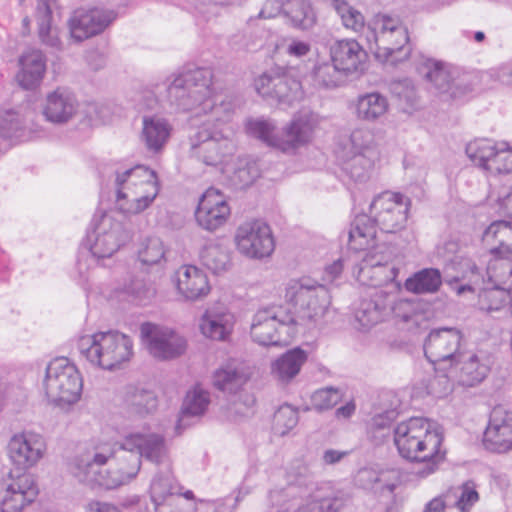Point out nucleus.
Masks as SVG:
<instances>
[{
	"label": "nucleus",
	"mask_w": 512,
	"mask_h": 512,
	"mask_svg": "<svg viewBox=\"0 0 512 512\" xmlns=\"http://www.w3.org/2000/svg\"><path fill=\"white\" fill-rule=\"evenodd\" d=\"M171 105L196 116L211 113L189 137L190 154L206 166L219 167L235 153L233 131L227 124L233 109L212 87V72L206 68L185 71L173 78L167 88Z\"/></svg>",
	"instance_id": "obj_1"
},
{
	"label": "nucleus",
	"mask_w": 512,
	"mask_h": 512,
	"mask_svg": "<svg viewBox=\"0 0 512 512\" xmlns=\"http://www.w3.org/2000/svg\"><path fill=\"white\" fill-rule=\"evenodd\" d=\"M443 439L441 427L423 417H411L394 428V443L400 456L426 463L425 469L418 471L422 477L435 472L444 459L445 451L441 450Z\"/></svg>",
	"instance_id": "obj_2"
},
{
	"label": "nucleus",
	"mask_w": 512,
	"mask_h": 512,
	"mask_svg": "<svg viewBox=\"0 0 512 512\" xmlns=\"http://www.w3.org/2000/svg\"><path fill=\"white\" fill-rule=\"evenodd\" d=\"M118 451L117 442L98 445L76 455L69 462V472L79 482L92 488H118L134 479L141 468L139 457L134 455L127 464L120 463L117 468L103 469L107 461Z\"/></svg>",
	"instance_id": "obj_3"
},
{
	"label": "nucleus",
	"mask_w": 512,
	"mask_h": 512,
	"mask_svg": "<svg viewBox=\"0 0 512 512\" xmlns=\"http://www.w3.org/2000/svg\"><path fill=\"white\" fill-rule=\"evenodd\" d=\"M319 123L317 114L301 110L277 132L275 123L264 118L247 120L245 128L249 135L262 140L268 146L283 153L294 154L312 142Z\"/></svg>",
	"instance_id": "obj_4"
},
{
	"label": "nucleus",
	"mask_w": 512,
	"mask_h": 512,
	"mask_svg": "<svg viewBox=\"0 0 512 512\" xmlns=\"http://www.w3.org/2000/svg\"><path fill=\"white\" fill-rule=\"evenodd\" d=\"M133 340L117 330L98 331L78 341L80 354L94 367L112 371L128 363L133 355Z\"/></svg>",
	"instance_id": "obj_5"
},
{
	"label": "nucleus",
	"mask_w": 512,
	"mask_h": 512,
	"mask_svg": "<svg viewBox=\"0 0 512 512\" xmlns=\"http://www.w3.org/2000/svg\"><path fill=\"white\" fill-rule=\"evenodd\" d=\"M369 49L383 62L397 64L411 52L407 28L398 17L379 13L368 23Z\"/></svg>",
	"instance_id": "obj_6"
},
{
	"label": "nucleus",
	"mask_w": 512,
	"mask_h": 512,
	"mask_svg": "<svg viewBox=\"0 0 512 512\" xmlns=\"http://www.w3.org/2000/svg\"><path fill=\"white\" fill-rule=\"evenodd\" d=\"M116 204L124 214H138L154 201L159 192L155 171L137 165L117 171L115 178Z\"/></svg>",
	"instance_id": "obj_7"
},
{
	"label": "nucleus",
	"mask_w": 512,
	"mask_h": 512,
	"mask_svg": "<svg viewBox=\"0 0 512 512\" xmlns=\"http://www.w3.org/2000/svg\"><path fill=\"white\" fill-rule=\"evenodd\" d=\"M285 300L295 319L294 325H316L328 311L330 294L324 285L311 284L307 279H292L285 286Z\"/></svg>",
	"instance_id": "obj_8"
},
{
	"label": "nucleus",
	"mask_w": 512,
	"mask_h": 512,
	"mask_svg": "<svg viewBox=\"0 0 512 512\" xmlns=\"http://www.w3.org/2000/svg\"><path fill=\"white\" fill-rule=\"evenodd\" d=\"M43 387L50 402L71 405L81 397L83 380L74 363L68 358L59 357L46 367Z\"/></svg>",
	"instance_id": "obj_9"
},
{
	"label": "nucleus",
	"mask_w": 512,
	"mask_h": 512,
	"mask_svg": "<svg viewBox=\"0 0 512 512\" xmlns=\"http://www.w3.org/2000/svg\"><path fill=\"white\" fill-rule=\"evenodd\" d=\"M486 274L487 286L478 293V308L492 313L512 305V255L495 256L488 263Z\"/></svg>",
	"instance_id": "obj_10"
},
{
	"label": "nucleus",
	"mask_w": 512,
	"mask_h": 512,
	"mask_svg": "<svg viewBox=\"0 0 512 512\" xmlns=\"http://www.w3.org/2000/svg\"><path fill=\"white\" fill-rule=\"evenodd\" d=\"M295 319L282 306L260 309L253 317L251 337L263 346H282L290 342L295 334Z\"/></svg>",
	"instance_id": "obj_11"
},
{
	"label": "nucleus",
	"mask_w": 512,
	"mask_h": 512,
	"mask_svg": "<svg viewBox=\"0 0 512 512\" xmlns=\"http://www.w3.org/2000/svg\"><path fill=\"white\" fill-rule=\"evenodd\" d=\"M132 238L127 226H91L83 240L87 249L79 253V268L100 259L111 257L121 246Z\"/></svg>",
	"instance_id": "obj_12"
},
{
	"label": "nucleus",
	"mask_w": 512,
	"mask_h": 512,
	"mask_svg": "<svg viewBox=\"0 0 512 512\" xmlns=\"http://www.w3.org/2000/svg\"><path fill=\"white\" fill-rule=\"evenodd\" d=\"M39 493L32 474L11 470L0 479V512H22Z\"/></svg>",
	"instance_id": "obj_13"
},
{
	"label": "nucleus",
	"mask_w": 512,
	"mask_h": 512,
	"mask_svg": "<svg viewBox=\"0 0 512 512\" xmlns=\"http://www.w3.org/2000/svg\"><path fill=\"white\" fill-rule=\"evenodd\" d=\"M140 337L148 354L158 361L176 359L187 349V341L182 335L170 328L149 322L141 325Z\"/></svg>",
	"instance_id": "obj_14"
},
{
	"label": "nucleus",
	"mask_w": 512,
	"mask_h": 512,
	"mask_svg": "<svg viewBox=\"0 0 512 512\" xmlns=\"http://www.w3.org/2000/svg\"><path fill=\"white\" fill-rule=\"evenodd\" d=\"M47 443L43 435L32 430L15 433L7 445V455L17 470L35 467L45 456Z\"/></svg>",
	"instance_id": "obj_15"
},
{
	"label": "nucleus",
	"mask_w": 512,
	"mask_h": 512,
	"mask_svg": "<svg viewBox=\"0 0 512 512\" xmlns=\"http://www.w3.org/2000/svg\"><path fill=\"white\" fill-rule=\"evenodd\" d=\"M118 450L128 453L121 457L125 462H130L134 455L155 464L164 463L167 459V446L161 434L153 432H132L126 435L121 443H117Z\"/></svg>",
	"instance_id": "obj_16"
},
{
	"label": "nucleus",
	"mask_w": 512,
	"mask_h": 512,
	"mask_svg": "<svg viewBox=\"0 0 512 512\" xmlns=\"http://www.w3.org/2000/svg\"><path fill=\"white\" fill-rule=\"evenodd\" d=\"M463 335L456 328L443 327L432 330L424 342V354L433 364L448 363L453 367L457 359H461L460 351Z\"/></svg>",
	"instance_id": "obj_17"
},
{
	"label": "nucleus",
	"mask_w": 512,
	"mask_h": 512,
	"mask_svg": "<svg viewBox=\"0 0 512 512\" xmlns=\"http://www.w3.org/2000/svg\"><path fill=\"white\" fill-rule=\"evenodd\" d=\"M410 205V199L401 193L385 191L373 199L370 204V216H361L358 224H364L366 218H371L373 224H401L408 220Z\"/></svg>",
	"instance_id": "obj_18"
},
{
	"label": "nucleus",
	"mask_w": 512,
	"mask_h": 512,
	"mask_svg": "<svg viewBox=\"0 0 512 512\" xmlns=\"http://www.w3.org/2000/svg\"><path fill=\"white\" fill-rule=\"evenodd\" d=\"M178 493L181 485L170 472L156 474L150 485L155 512H194L193 504L184 502Z\"/></svg>",
	"instance_id": "obj_19"
},
{
	"label": "nucleus",
	"mask_w": 512,
	"mask_h": 512,
	"mask_svg": "<svg viewBox=\"0 0 512 512\" xmlns=\"http://www.w3.org/2000/svg\"><path fill=\"white\" fill-rule=\"evenodd\" d=\"M116 18L113 10L92 8L75 10L68 20L70 36L76 42L102 33Z\"/></svg>",
	"instance_id": "obj_20"
},
{
	"label": "nucleus",
	"mask_w": 512,
	"mask_h": 512,
	"mask_svg": "<svg viewBox=\"0 0 512 512\" xmlns=\"http://www.w3.org/2000/svg\"><path fill=\"white\" fill-rule=\"evenodd\" d=\"M236 248L249 259L270 257L275 249V239L270 226H239L235 234Z\"/></svg>",
	"instance_id": "obj_21"
},
{
	"label": "nucleus",
	"mask_w": 512,
	"mask_h": 512,
	"mask_svg": "<svg viewBox=\"0 0 512 512\" xmlns=\"http://www.w3.org/2000/svg\"><path fill=\"white\" fill-rule=\"evenodd\" d=\"M357 267L358 280L374 287V290L384 285L399 287V284L395 283L398 270L388 264V256L381 251L367 252Z\"/></svg>",
	"instance_id": "obj_22"
},
{
	"label": "nucleus",
	"mask_w": 512,
	"mask_h": 512,
	"mask_svg": "<svg viewBox=\"0 0 512 512\" xmlns=\"http://www.w3.org/2000/svg\"><path fill=\"white\" fill-rule=\"evenodd\" d=\"M395 296L386 289H375L361 299L354 316L359 328L368 330L384 320L393 308Z\"/></svg>",
	"instance_id": "obj_23"
},
{
	"label": "nucleus",
	"mask_w": 512,
	"mask_h": 512,
	"mask_svg": "<svg viewBox=\"0 0 512 512\" xmlns=\"http://www.w3.org/2000/svg\"><path fill=\"white\" fill-rule=\"evenodd\" d=\"M483 444L487 450L503 453L512 448V412L495 407L484 432Z\"/></svg>",
	"instance_id": "obj_24"
},
{
	"label": "nucleus",
	"mask_w": 512,
	"mask_h": 512,
	"mask_svg": "<svg viewBox=\"0 0 512 512\" xmlns=\"http://www.w3.org/2000/svg\"><path fill=\"white\" fill-rule=\"evenodd\" d=\"M376 226H353L349 230V247L355 251V259L339 258L325 268V279L328 281L335 280L343 271L345 266L355 265L353 273L358 269L357 261L361 257V251L368 250L375 245Z\"/></svg>",
	"instance_id": "obj_25"
},
{
	"label": "nucleus",
	"mask_w": 512,
	"mask_h": 512,
	"mask_svg": "<svg viewBox=\"0 0 512 512\" xmlns=\"http://www.w3.org/2000/svg\"><path fill=\"white\" fill-rule=\"evenodd\" d=\"M79 108L75 95L63 88L47 93L42 104V115L53 124H65L72 120Z\"/></svg>",
	"instance_id": "obj_26"
},
{
	"label": "nucleus",
	"mask_w": 512,
	"mask_h": 512,
	"mask_svg": "<svg viewBox=\"0 0 512 512\" xmlns=\"http://www.w3.org/2000/svg\"><path fill=\"white\" fill-rule=\"evenodd\" d=\"M235 326V316L226 307L213 306L201 316L199 329L202 335L214 341H227Z\"/></svg>",
	"instance_id": "obj_27"
},
{
	"label": "nucleus",
	"mask_w": 512,
	"mask_h": 512,
	"mask_svg": "<svg viewBox=\"0 0 512 512\" xmlns=\"http://www.w3.org/2000/svg\"><path fill=\"white\" fill-rule=\"evenodd\" d=\"M329 55L348 76L361 72L367 60V53L354 39L336 40L329 47Z\"/></svg>",
	"instance_id": "obj_28"
},
{
	"label": "nucleus",
	"mask_w": 512,
	"mask_h": 512,
	"mask_svg": "<svg viewBox=\"0 0 512 512\" xmlns=\"http://www.w3.org/2000/svg\"><path fill=\"white\" fill-rule=\"evenodd\" d=\"M19 67L15 76L18 85L24 90H35L45 76L46 58L40 50H28L19 58Z\"/></svg>",
	"instance_id": "obj_29"
},
{
	"label": "nucleus",
	"mask_w": 512,
	"mask_h": 512,
	"mask_svg": "<svg viewBox=\"0 0 512 512\" xmlns=\"http://www.w3.org/2000/svg\"><path fill=\"white\" fill-rule=\"evenodd\" d=\"M178 292L190 301L206 297L211 290L207 275L194 265L181 266L176 272Z\"/></svg>",
	"instance_id": "obj_30"
},
{
	"label": "nucleus",
	"mask_w": 512,
	"mask_h": 512,
	"mask_svg": "<svg viewBox=\"0 0 512 512\" xmlns=\"http://www.w3.org/2000/svg\"><path fill=\"white\" fill-rule=\"evenodd\" d=\"M230 215V207L225 196L213 187L207 189L202 195L195 212L198 224H221Z\"/></svg>",
	"instance_id": "obj_31"
},
{
	"label": "nucleus",
	"mask_w": 512,
	"mask_h": 512,
	"mask_svg": "<svg viewBox=\"0 0 512 512\" xmlns=\"http://www.w3.org/2000/svg\"><path fill=\"white\" fill-rule=\"evenodd\" d=\"M489 368L487 365L480 363L479 358L474 353L463 352L461 359L454 362L450 367V376L456 378L459 385L465 387H473L481 383L488 375Z\"/></svg>",
	"instance_id": "obj_32"
},
{
	"label": "nucleus",
	"mask_w": 512,
	"mask_h": 512,
	"mask_svg": "<svg viewBox=\"0 0 512 512\" xmlns=\"http://www.w3.org/2000/svg\"><path fill=\"white\" fill-rule=\"evenodd\" d=\"M142 124V140L146 148L154 153L161 151L170 138L171 124L159 116H145Z\"/></svg>",
	"instance_id": "obj_33"
},
{
	"label": "nucleus",
	"mask_w": 512,
	"mask_h": 512,
	"mask_svg": "<svg viewBox=\"0 0 512 512\" xmlns=\"http://www.w3.org/2000/svg\"><path fill=\"white\" fill-rule=\"evenodd\" d=\"M417 71L429 81L439 93L450 91L453 75L448 64L421 56L417 64Z\"/></svg>",
	"instance_id": "obj_34"
},
{
	"label": "nucleus",
	"mask_w": 512,
	"mask_h": 512,
	"mask_svg": "<svg viewBox=\"0 0 512 512\" xmlns=\"http://www.w3.org/2000/svg\"><path fill=\"white\" fill-rule=\"evenodd\" d=\"M199 257L202 265L213 274L227 272L232 266L231 253L223 239L205 244Z\"/></svg>",
	"instance_id": "obj_35"
},
{
	"label": "nucleus",
	"mask_w": 512,
	"mask_h": 512,
	"mask_svg": "<svg viewBox=\"0 0 512 512\" xmlns=\"http://www.w3.org/2000/svg\"><path fill=\"white\" fill-rule=\"evenodd\" d=\"M379 158L380 156L351 154L350 152H339L338 154L342 170L355 182L368 180Z\"/></svg>",
	"instance_id": "obj_36"
},
{
	"label": "nucleus",
	"mask_w": 512,
	"mask_h": 512,
	"mask_svg": "<svg viewBox=\"0 0 512 512\" xmlns=\"http://www.w3.org/2000/svg\"><path fill=\"white\" fill-rule=\"evenodd\" d=\"M307 357L301 348L288 350L272 363L271 373L279 381L288 382L300 372Z\"/></svg>",
	"instance_id": "obj_37"
},
{
	"label": "nucleus",
	"mask_w": 512,
	"mask_h": 512,
	"mask_svg": "<svg viewBox=\"0 0 512 512\" xmlns=\"http://www.w3.org/2000/svg\"><path fill=\"white\" fill-rule=\"evenodd\" d=\"M389 103L385 96L378 92L360 95L356 101V116L365 122H376L388 112Z\"/></svg>",
	"instance_id": "obj_38"
},
{
	"label": "nucleus",
	"mask_w": 512,
	"mask_h": 512,
	"mask_svg": "<svg viewBox=\"0 0 512 512\" xmlns=\"http://www.w3.org/2000/svg\"><path fill=\"white\" fill-rule=\"evenodd\" d=\"M284 16L293 27L301 30L312 28L317 20L308 0H284Z\"/></svg>",
	"instance_id": "obj_39"
},
{
	"label": "nucleus",
	"mask_w": 512,
	"mask_h": 512,
	"mask_svg": "<svg viewBox=\"0 0 512 512\" xmlns=\"http://www.w3.org/2000/svg\"><path fill=\"white\" fill-rule=\"evenodd\" d=\"M247 380V374L240 369L237 361L233 360L221 366L214 372L213 385L222 392H236Z\"/></svg>",
	"instance_id": "obj_40"
},
{
	"label": "nucleus",
	"mask_w": 512,
	"mask_h": 512,
	"mask_svg": "<svg viewBox=\"0 0 512 512\" xmlns=\"http://www.w3.org/2000/svg\"><path fill=\"white\" fill-rule=\"evenodd\" d=\"M442 285V276L436 268H424L406 279L404 287L414 294H430L437 292Z\"/></svg>",
	"instance_id": "obj_41"
},
{
	"label": "nucleus",
	"mask_w": 512,
	"mask_h": 512,
	"mask_svg": "<svg viewBox=\"0 0 512 512\" xmlns=\"http://www.w3.org/2000/svg\"><path fill=\"white\" fill-rule=\"evenodd\" d=\"M166 253L167 248L158 236H143L137 243V259L142 265H160L166 261Z\"/></svg>",
	"instance_id": "obj_42"
},
{
	"label": "nucleus",
	"mask_w": 512,
	"mask_h": 512,
	"mask_svg": "<svg viewBox=\"0 0 512 512\" xmlns=\"http://www.w3.org/2000/svg\"><path fill=\"white\" fill-rule=\"evenodd\" d=\"M271 98L291 105L302 98L301 83L285 72L275 71Z\"/></svg>",
	"instance_id": "obj_43"
},
{
	"label": "nucleus",
	"mask_w": 512,
	"mask_h": 512,
	"mask_svg": "<svg viewBox=\"0 0 512 512\" xmlns=\"http://www.w3.org/2000/svg\"><path fill=\"white\" fill-rule=\"evenodd\" d=\"M498 143L499 142L487 138L474 139L466 145L465 151L468 158L476 166L488 171Z\"/></svg>",
	"instance_id": "obj_44"
},
{
	"label": "nucleus",
	"mask_w": 512,
	"mask_h": 512,
	"mask_svg": "<svg viewBox=\"0 0 512 512\" xmlns=\"http://www.w3.org/2000/svg\"><path fill=\"white\" fill-rule=\"evenodd\" d=\"M340 152L380 156L375 135L373 131L368 128L354 129L350 135L349 146L344 147Z\"/></svg>",
	"instance_id": "obj_45"
},
{
	"label": "nucleus",
	"mask_w": 512,
	"mask_h": 512,
	"mask_svg": "<svg viewBox=\"0 0 512 512\" xmlns=\"http://www.w3.org/2000/svg\"><path fill=\"white\" fill-rule=\"evenodd\" d=\"M209 403V394L200 389L189 391L184 399L181 415L178 420L177 429L187 426V419L190 416H201Z\"/></svg>",
	"instance_id": "obj_46"
},
{
	"label": "nucleus",
	"mask_w": 512,
	"mask_h": 512,
	"mask_svg": "<svg viewBox=\"0 0 512 512\" xmlns=\"http://www.w3.org/2000/svg\"><path fill=\"white\" fill-rule=\"evenodd\" d=\"M327 5L335 10L345 29L354 33H359L364 29V15L361 11L351 6L346 0H333L327 3Z\"/></svg>",
	"instance_id": "obj_47"
},
{
	"label": "nucleus",
	"mask_w": 512,
	"mask_h": 512,
	"mask_svg": "<svg viewBox=\"0 0 512 512\" xmlns=\"http://www.w3.org/2000/svg\"><path fill=\"white\" fill-rule=\"evenodd\" d=\"M314 81L325 88H335L345 83L348 75L331 62H319L313 69Z\"/></svg>",
	"instance_id": "obj_48"
},
{
	"label": "nucleus",
	"mask_w": 512,
	"mask_h": 512,
	"mask_svg": "<svg viewBox=\"0 0 512 512\" xmlns=\"http://www.w3.org/2000/svg\"><path fill=\"white\" fill-rule=\"evenodd\" d=\"M126 403L132 412L144 415L156 409L157 398L152 391L130 387L126 394Z\"/></svg>",
	"instance_id": "obj_49"
},
{
	"label": "nucleus",
	"mask_w": 512,
	"mask_h": 512,
	"mask_svg": "<svg viewBox=\"0 0 512 512\" xmlns=\"http://www.w3.org/2000/svg\"><path fill=\"white\" fill-rule=\"evenodd\" d=\"M0 137L17 140L24 138V118L17 110H0Z\"/></svg>",
	"instance_id": "obj_50"
},
{
	"label": "nucleus",
	"mask_w": 512,
	"mask_h": 512,
	"mask_svg": "<svg viewBox=\"0 0 512 512\" xmlns=\"http://www.w3.org/2000/svg\"><path fill=\"white\" fill-rule=\"evenodd\" d=\"M488 172L493 174L512 173V147L508 143H498Z\"/></svg>",
	"instance_id": "obj_51"
},
{
	"label": "nucleus",
	"mask_w": 512,
	"mask_h": 512,
	"mask_svg": "<svg viewBox=\"0 0 512 512\" xmlns=\"http://www.w3.org/2000/svg\"><path fill=\"white\" fill-rule=\"evenodd\" d=\"M342 398L339 389L326 387L315 391L311 396L312 407L317 411L333 408Z\"/></svg>",
	"instance_id": "obj_52"
},
{
	"label": "nucleus",
	"mask_w": 512,
	"mask_h": 512,
	"mask_svg": "<svg viewBox=\"0 0 512 512\" xmlns=\"http://www.w3.org/2000/svg\"><path fill=\"white\" fill-rule=\"evenodd\" d=\"M275 429L281 436L286 435L298 423V413L291 406L279 408L274 416Z\"/></svg>",
	"instance_id": "obj_53"
},
{
	"label": "nucleus",
	"mask_w": 512,
	"mask_h": 512,
	"mask_svg": "<svg viewBox=\"0 0 512 512\" xmlns=\"http://www.w3.org/2000/svg\"><path fill=\"white\" fill-rule=\"evenodd\" d=\"M259 177V170L254 163H246L238 167L232 176L234 185L238 188H245L251 185Z\"/></svg>",
	"instance_id": "obj_54"
},
{
	"label": "nucleus",
	"mask_w": 512,
	"mask_h": 512,
	"mask_svg": "<svg viewBox=\"0 0 512 512\" xmlns=\"http://www.w3.org/2000/svg\"><path fill=\"white\" fill-rule=\"evenodd\" d=\"M241 0H196L195 9L207 19L218 15L221 7L234 5Z\"/></svg>",
	"instance_id": "obj_55"
},
{
	"label": "nucleus",
	"mask_w": 512,
	"mask_h": 512,
	"mask_svg": "<svg viewBox=\"0 0 512 512\" xmlns=\"http://www.w3.org/2000/svg\"><path fill=\"white\" fill-rule=\"evenodd\" d=\"M125 290L128 294L134 296L140 303L153 295V291L147 286L144 280H132L125 287Z\"/></svg>",
	"instance_id": "obj_56"
},
{
	"label": "nucleus",
	"mask_w": 512,
	"mask_h": 512,
	"mask_svg": "<svg viewBox=\"0 0 512 512\" xmlns=\"http://www.w3.org/2000/svg\"><path fill=\"white\" fill-rule=\"evenodd\" d=\"M478 500V492L474 488L464 486L455 505L461 512H469Z\"/></svg>",
	"instance_id": "obj_57"
},
{
	"label": "nucleus",
	"mask_w": 512,
	"mask_h": 512,
	"mask_svg": "<svg viewBox=\"0 0 512 512\" xmlns=\"http://www.w3.org/2000/svg\"><path fill=\"white\" fill-rule=\"evenodd\" d=\"M274 73L275 71L263 73L255 79L254 87L258 94L261 96L271 98L274 83Z\"/></svg>",
	"instance_id": "obj_58"
},
{
	"label": "nucleus",
	"mask_w": 512,
	"mask_h": 512,
	"mask_svg": "<svg viewBox=\"0 0 512 512\" xmlns=\"http://www.w3.org/2000/svg\"><path fill=\"white\" fill-rule=\"evenodd\" d=\"M495 202V213L512 218V189L501 192Z\"/></svg>",
	"instance_id": "obj_59"
},
{
	"label": "nucleus",
	"mask_w": 512,
	"mask_h": 512,
	"mask_svg": "<svg viewBox=\"0 0 512 512\" xmlns=\"http://www.w3.org/2000/svg\"><path fill=\"white\" fill-rule=\"evenodd\" d=\"M284 14V1L268 0L259 12V17L263 19H272L279 14Z\"/></svg>",
	"instance_id": "obj_60"
},
{
	"label": "nucleus",
	"mask_w": 512,
	"mask_h": 512,
	"mask_svg": "<svg viewBox=\"0 0 512 512\" xmlns=\"http://www.w3.org/2000/svg\"><path fill=\"white\" fill-rule=\"evenodd\" d=\"M311 50V46L308 42L292 39L285 48L286 53L289 56L301 58L307 55Z\"/></svg>",
	"instance_id": "obj_61"
},
{
	"label": "nucleus",
	"mask_w": 512,
	"mask_h": 512,
	"mask_svg": "<svg viewBox=\"0 0 512 512\" xmlns=\"http://www.w3.org/2000/svg\"><path fill=\"white\" fill-rule=\"evenodd\" d=\"M348 454H349L348 451L327 449L323 452L322 461L325 465H334V464L339 463Z\"/></svg>",
	"instance_id": "obj_62"
},
{
	"label": "nucleus",
	"mask_w": 512,
	"mask_h": 512,
	"mask_svg": "<svg viewBox=\"0 0 512 512\" xmlns=\"http://www.w3.org/2000/svg\"><path fill=\"white\" fill-rule=\"evenodd\" d=\"M86 512H121L116 506L107 502L90 501L86 505Z\"/></svg>",
	"instance_id": "obj_63"
},
{
	"label": "nucleus",
	"mask_w": 512,
	"mask_h": 512,
	"mask_svg": "<svg viewBox=\"0 0 512 512\" xmlns=\"http://www.w3.org/2000/svg\"><path fill=\"white\" fill-rule=\"evenodd\" d=\"M240 498L237 496L235 499L225 498L213 500L216 503L219 512H235Z\"/></svg>",
	"instance_id": "obj_64"
}]
</instances>
